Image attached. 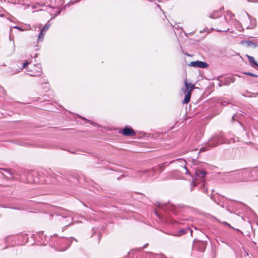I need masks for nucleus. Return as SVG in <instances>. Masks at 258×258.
Masks as SVG:
<instances>
[{
  "label": "nucleus",
  "instance_id": "1",
  "mask_svg": "<svg viewBox=\"0 0 258 258\" xmlns=\"http://www.w3.org/2000/svg\"><path fill=\"white\" fill-rule=\"evenodd\" d=\"M257 170L253 169H241L237 171L233 174L231 176H233L234 179L232 182H246L251 180V178L255 176L256 174Z\"/></svg>",
  "mask_w": 258,
  "mask_h": 258
},
{
  "label": "nucleus",
  "instance_id": "2",
  "mask_svg": "<svg viewBox=\"0 0 258 258\" xmlns=\"http://www.w3.org/2000/svg\"><path fill=\"white\" fill-rule=\"evenodd\" d=\"M73 238L66 237H53L50 240L51 244L58 251H63L67 250L71 245Z\"/></svg>",
  "mask_w": 258,
  "mask_h": 258
},
{
  "label": "nucleus",
  "instance_id": "3",
  "mask_svg": "<svg viewBox=\"0 0 258 258\" xmlns=\"http://www.w3.org/2000/svg\"><path fill=\"white\" fill-rule=\"evenodd\" d=\"M230 141L227 140L222 132L215 134L208 141L206 146L201 149V151L209 149V147H215L221 144H229Z\"/></svg>",
  "mask_w": 258,
  "mask_h": 258
},
{
  "label": "nucleus",
  "instance_id": "4",
  "mask_svg": "<svg viewBox=\"0 0 258 258\" xmlns=\"http://www.w3.org/2000/svg\"><path fill=\"white\" fill-rule=\"evenodd\" d=\"M230 141L227 140L222 132L215 134L208 141L206 146L201 149V151L209 149V147H215L221 144H229Z\"/></svg>",
  "mask_w": 258,
  "mask_h": 258
},
{
  "label": "nucleus",
  "instance_id": "5",
  "mask_svg": "<svg viewBox=\"0 0 258 258\" xmlns=\"http://www.w3.org/2000/svg\"><path fill=\"white\" fill-rule=\"evenodd\" d=\"M12 238H13L15 240V243L17 244H22L24 242L26 239V240H28L27 234L24 233H20L14 236H11L8 238L11 239Z\"/></svg>",
  "mask_w": 258,
  "mask_h": 258
},
{
  "label": "nucleus",
  "instance_id": "6",
  "mask_svg": "<svg viewBox=\"0 0 258 258\" xmlns=\"http://www.w3.org/2000/svg\"><path fill=\"white\" fill-rule=\"evenodd\" d=\"M207 242L204 241H195L193 244L195 249L201 252L204 251L207 246Z\"/></svg>",
  "mask_w": 258,
  "mask_h": 258
},
{
  "label": "nucleus",
  "instance_id": "7",
  "mask_svg": "<svg viewBox=\"0 0 258 258\" xmlns=\"http://www.w3.org/2000/svg\"><path fill=\"white\" fill-rule=\"evenodd\" d=\"M27 71L31 72V74H29L31 76H39L42 73L41 65L40 64L34 65L32 68L27 70Z\"/></svg>",
  "mask_w": 258,
  "mask_h": 258
},
{
  "label": "nucleus",
  "instance_id": "8",
  "mask_svg": "<svg viewBox=\"0 0 258 258\" xmlns=\"http://www.w3.org/2000/svg\"><path fill=\"white\" fill-rule=\"evenodd\" d=\"M157 170V168H153L151 169H148L143 172H139V174L141 177H143V178L148 176H153L155 175Z\"/></svg>",
  "mask_w": 258,
  "mask_h": 258
},
{
  "label": "nucleus",
  "instance_id": "9",
  "mask_svg": "<svg viewBox=\"0 0 258 258\" xmlns=\"http://www.w3.org/2000/svg\"><path fill=\"white\" fill-rule=\"evenodd\" d=\"M189 66L200 68H206L208 67V64L206 62L198 60L191 61Z\"/></svg>",
  "mask_w": 258,
  "mask_h": 258
},
{
  "label": "nucleus",
  "instance_id": "10",
  "mask_svg": "<svg viewBox=\"0 0 258 258\" xmlns=\"http://www.w3.org/2000/svg\"><path fill=\"white\" fill-rule=\"evenodd\" d=\"M42 173H36V172H34L33 173V175H37V176H38V179H35L33 180V182L35 183H41V184H43V183H47V181L43 178V177H42Z\"/></svg>",
  "mask_w": 258,
  "mask_h": 258
},
{
  "label": "nucleus",
  "instance_id": "11",
  "mask_svg": "<svg viewBox=\"0 0 258 258\" xmlns=\"http://www.w3.org/2000/svg\"><path fill=\"white\" fill-rule=\"evenodd\" d=\"M196 178H195V183H196V180H198V178H200L201 181L204 180V178L206 175V172L204 170H198L195 172Z\"/></svg>",
  "mask_w": 258,
  "mask_h": 258
},
{
  "label": "nucleus",
  "instance_id": "12",
  "mask_svg": "<svg viewBox=\"0 0 258 258\" xmlns=\"http://www.w3.org/2000/svg\"><path fill=\"white\" fill-rule=\"evenodd\" d=\"M189 231L190 232L191 235H192V230L189 227H187L186 228L180 229L178 231L176 232V233L173 234V235H174V236H179L183 235H184L185 233H187Z\"/></svg>",
  "mask_w": 258,
  "mask_h": 258
},
{
  "label": "nucleus",
  "instance_id": "13",
  "mask_svg": "<svg viewBox=\"0 0 258 258\" xmlns=\"http://www.w3.org/2000/svg\"><path fill=\"white\" fill-rule=\"evenodd\" d=\"M122 134L125 136H134L136 133L130 127H125L122 131Z\"/></svg>",
  "mask_w": 258,
  "mask_h": 258
},
{
  "label": "nucleus",
  "instance_id": "14",
  "mask_svg": "<svg viewBox=\"0 0 258 258\" xmlns=\"http://www.w3.org/2000/svg\"><path fill=\"white\" fill-rule=\"evenodd\" d=\"M194 88L195 85L194 84L187 83L186 80L185 81V89H184L185 93L186 92H188V91L191 92Z\"/></svg>",
  "mask_w": 258,
  "mask_h": 258
},
{
  "label": "nucleus",
  "instance_id": "15",
  "mask_svg": "<svg viewBox=\"0 0 258 258\" xmlns=\"http://www.w3.org/2000/svg\"><path fill=\"white\" fill-rule=\"evenodd\" d=\"M222 15V13L220 11H215L210 14L209 17L212 19H216L219 18Z\"/></svg>",
  "mask_w": 258,
  "mask_h": 258
},
{
  "label": "nucleus",
  "instance_id": "16",
  "mask_svg": "<svg viewBox=\"0 0 258 258\" xmlns=\"http://www.w3.org/2000/svg\"><path fill=\"white\" fill-rule=\"evenodd\" d=\"M249 62L251 64L253 68H258V63L254 60V57L251 56L247 55Z\"/></svg>",
  "mask_w": 258,
  "mask_h": 258
},
{
  "label": "nucleus",
  "instance_id": "17",
  "mask_svg": "<svg viewBox=\"0 0 258 258\" xmlns=\"http://www.w3.org/2000/svg\"><path fill=\"white\" fill-rule=\"evenodd\" d=\"M234 16V15L230 11H226L225 12L224 17L225 20L226 22H228L230 19H231Z\"/></svg>",
  "mask_w": 258,
  "mask_h": 258
},
{
  "label": "nucleus",
  "instance_id": "18",
  "mask_svg": "<svg viewBox=\"0 0 258 258\" xmlns=\"http://www.w3.org/2000/svg\"><path fill=\"white\" fill-rule=\"evenodd\" d=\"M191 92L188 91L186 94L185 96V97L182 101L183 103L187 104L188 103L190 99Z\"/></svg>",
  "mask_w": 258,
  "mask_h": 258
},
{
  "label": "nucleus",
  "instance_id": "19",
  "mask_svg": "<svg viewBox=\"0 0 258 258\" xmlns=\"http://www.w3.org/2000/svg\"><path fill=\"white\" fill-rule=\"evenodd\" d=\"M62 217L63 218L71 217V219L72 220H73V213L69 211L65 210L64 213L62 214Z\"/></svg>",
  "mask_w": 258,
  "mask_h": 258
},
{
  "label": "nucleus",
  "instance_id": "20",
  "mask_svg": "<svg viewBox=\"0 0 258 258\" xmlns=\"http://www.w3.org/2000/svg\"><path fill=\"white\" fill-rule=\"evenodd\" d=\"M234 80L232 77H227L225 78L224 82V85H229L231 82H233Z\"/></svg>",
  "mask_w": 258,
  "mask_h": 258
},
{
  "label": "nucleus",
  "instance_id": "21",
  "mask_svg": "<svg viewBox=\"0 0 258 258\" xmlns=\"http://www.w3.org/2000/svg\"><path fill=\"white\" fill-rule=\"evenodd\" d=\"M250 21L251 22V26H247V28H253L255 27L256 25V20L254 19H250Z\"/></svg>",
  "mask_w": 258,
  "mask_h": 258
},
{
  "label": "nucleus",
  "instance_id": "22",
  "mask_svg": "<svg viewBox=\"0 0 258 258\" xmlns=\"http://www.w3.org/2000/svg\"><path fill=\"white\" fill-rule=\"evenodd\" d=\"M43 31L41 30V32L39 33L38 37V40L42 41L43 40L44 37V34Z\"/></svg>",
  "mask_w": 258,
  "mask_h": 258
},
{
  "label": "nucleus",
  "instance_id": "23",
  "mask_svg": "<svg viewBox=\"0 0 258 258\" xmlns=\"http://www.w3.org/2000/svg\"><path fill=\"white\" fill-rule=\"evenodd\" d=\"M49 25L45 24V26L42 28V31L46 32L49 29Z\"/></svg>",
  "mask_w": 258,
  "mask_h": 258
},
{
  "label": "nucleus",
  "instance_id": "24",
  "mask_svg": "<svg viewBox=\"0 0 258 258\" xmlns=\"http://www.w3.org/2000/svg\"><path fill=\"white\" fill-rule=\"evenodd\" d=\"M244 74L251 76V77H258V76L257 75H256L255 74H253L252 73L246 72V73H244Z\"/></svg>",
  "mask_w": 258,
  "mask_h": 258
},
{
  "label": "nucleus",
  "instance_id": "25",
  "mask_svg": "<svg viewBox=\"0 0 258 258\" xmlns=\"http://www.w3.org/2000/svg\"><path fill=\"white\" fill-rule=\"evenodd\" d=\"M246 43L247 44V46H252V45L255 46L254 43H253V42H252L251 41H246Z\"/></svg>",
  "mask_w": 258,
  "mask_h": 258
},
{
  "label": "nucleus",
  "instance_id": "26",
  "mask_svg": "<svg viewBox=\"0 0 258 258\" xmlns=\"http://www.w3.org/2000/svg\"><path fill=\"white\" fill-rule=\"evenodd\" d=\"M182 169L184 170V171H185V174H189V172L186 167L183 166Z\"/></svg>",
  "mask_w": 258,
  "mask_h": 258
},
{
  "label": "nucleus",
  "instance_id": "27",
  "mask_svg": "<svg viewBox=\"0 0 258 258\" xmlns=\"http://www.w3.org/2000/svg\"><path fill=\"white\" fill-rule=\"evenodd\" d=\"M29 64V62H28V61H26L23 64V66H22V68L24 69V68H26L27 66Z\"/></svg>",
  "mask_w": 258,
  "mask_h": 258
},
{
  "label": "nucleus",
  "instance_id": "28",
  "mask_svg": "<svg viewBox=\"0 0 258 258\" xmlns=\"http://www.w3.org/2000/svg\"><path fill=\"white\" fill-rule=\"evenodd\" d=\"M224 82H223V81H220L219 82V83H218V86H219V87H222V86H224Z\"/></svg>",
  "mask_w": 258,
  "mask_h": 258
},
{
  "label": "nucleus",
  "instance_id": "29",
  "mask_svg": "<svg viewBox=\"0 0 258 258\" xmlns=\"http://www.w3.org/2000/svg\"><path fill=\"white\" fill-rule=\"evenodd\" d=\"M83 118V119L86 120H87V121L89 122H90V123H91L92 124H95V123H94V122H93L91 121L90 120H87V119L86 118Z\"/></svg>",
  "mask_w": 258,
  "mask_h": 258
},
{
  "label": "nucleus",
  "instance_id": "30",
  "mask_svg": "<svg viewBox=\"0 0 258 258\" xmlns=\"http://www.w3.org/2000/svg\"><path fill=\"white\" fill-rule=\"evenodd\" d=\"M14 28H16V29H17L20 31H22L23 30L20 28L19 27V26H14Z\"/></svg>",
  "mask_w": 258,
  "mask_h": 258
},
{
  "label": "nucleus",
  "instance_id": "31",
  "mask_svg": "<svg viewBox=\"0 0 258 258\" xmlns=\"http://www.w3.org/2000/svg\"><path fill=\"white\" fill-rule=\"evenodd\" d=\"M60 13V11H58L57 13H56L54 15V17L53 18L56 17L58 15H59Z\"/></svg>",
  "mask_w": 258,
  "mask_h": 258
},
{
  "label": "nucleus",
  "instance_id": "32",
  "mask_svg": "<svg viewBox=\"0 0 258 258\" xmlns=\"http://www.w3.org/2000/svg\"><path fill=\"white\" fill-rule=\"evenodd\" d=\"M228 30V29H224V30H219V29H217V30H217V31H218V32H221V31H223V32H226Z\"/></svg>",
  "mask_w": 258,
  "mask_h": 258
},
{
  "label": "nucleus",
  "instance_id": "33",
  "mask_svg": "<svg viewBox=\"0 0 258 258\" xmlns=\"http://www.w3.org/2000/svg\"><path fill=\"white\" fill-rule=\"evenodd\" d=\"M254 169H256L257 170V173L256 174H255V176H258V167H256V168H254Z\"/></svg>",
  "mask_w": 258,
  "mask_h": 258
},
{
  "label": "nucleus",
  "instance_id": "34",
  "mask_svg": "<svg viewBox=\"0 0 258 258\" xmlns=\"http://www.w3.org/2000/svg\"><path fill=\"white\" fill-rule=\"evenodd\" d=\"M236 117V115H234L233 116H232V119L233 120H235V118Z\"/></svg>",
  "mask_w": 258,
  "mask_h": 258
},
{
  "label": "nucleus",
  "instance_id": "35",
  "mask_svg": "<svg viewBox=\"0 0 258 258\" xmlns=\"http://www.w3.org/2000/svg\"><path fill=\"white\" fill-rule=\"evenodd\" d=\"M253 2H258V0H253Z\"/></svg>",
  "mask_w": 258,
  "mask_h": 258
},
{
  "label": "nucleus",
  "instance_id": "36",
  "mask_svg": "<svg viewBox=\"0 0 258 258\" xmlns=\"http://www.w3.org/2000/svg\"><path fill=\"white\" fill-rule=\"evenodd\" d=\"M226 224H227V225H228V226H230V225H229V224H227V223H225Z\"/></svg>",
  "mask_w": 258,
  "mask_h": 258
},
{
  "label": "nucleus",
  "instance_id": "37",
  "mask_svg": "<svg viewBox=\"0 0 258 258\" xmlns=\"http://www.w3.org/2000/svg\"><path fill=\"white\" fill-rule=\"evenodd\" d=\"M226 224H227V225H228V226H230V225H229V224H227V223H225Z\"/></svg>",
  "mask_w": 258,
  "mask_h": 258
},
{
  "label": "nucleus",
  "instance_id": "38",
  "mask_svg": "<svg viewBox=\"0 0 258 258\" xmlns=\"http://www.w3.org/2000/svg\"><path fill=\"white\" fill-rule=\"evenodd\" d=\"M226 224H227V225H228V226H230V225H229V224H227V223H225Z\"/></svg>",
  "mask_w": 258,
  "mask_h": 258
},
{
  "label": "nucleus",
  "instance_id": "39",
  "mask_svg": "<svg viewBox=\"0 0 258 258\" xmlns=\"http://www.w3.org/2000/svg\"><path fill=\"white\" fill-rule=\"evenodd\" d=\"M157 6H158L159 8H160V5H157Z\"/></svg>",
  "mask_w": 258,
  "mask_h": 258
},
{
  "label": "nucleus",
  "instance_id": "40",
  "mask_svg": "<svg viewBox=\"0 0 258 258\" xmlns=\"http://www.w3.org/2000/svg\"><path fill=\"white\" fill-rule=\"evenodd\" d=\"M147 244L145 245H144V247H146L147 246Z\"/></svg>",
  "mask_w": 258,
  "mask_h": 258
},
{
  "label": "nucleus",
  "instance_id": "41",
  "mask_svg": "<svg viewBox=\"0 0 258 258\" xmlns=\"http://www.w3.org/2000/svg\"><path fill=\"white\" fill-rule=\"evenodd\" d=\"M0 16H1V17H2V15H0Z\"/></svg>",
  "mask_w": 258,
  "mask_h": 258
}]
</instances>
